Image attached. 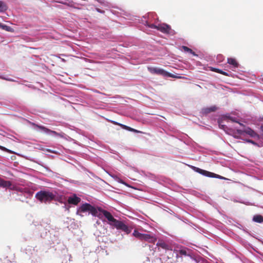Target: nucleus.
I'll use <instances>...</instances> for the list:
<instances>
[{"mask_svg":"<svg viewBox=\"0 0 263 263\" xmlns=\"http://www.w3.org/2000/svg\"><path fill=\"white\" fill-rule=\"evenodd\" d=\"M157 29L162 32V33H169L170 30H171V28L169 25L167 24H162L157 25Z\"/></svg>","mask_w":263,"mask_h":263,"instance_id":"9","label":"nucleus"},{"mask_svg":"<svg viewBox=\"0 0 263 263\" xmlns=\"http://www.w3.org/2000/svg\"><path fill=\"white\" fill-rule=\"evenodd\" d=\"M8 7L5 3L0 1V12H5L7 10Z\"/></svg>","mask_w":263,"mask_h":263,"instance_id":"21","label":"nucleus"},{"mask_svg":"<svg viewBox=\"0 0 263 263\" xmlns=\"http://www.w3.org/2000/svg\"><path fill=\"white\" fill-rule=\"evenodd\" d=\"M179 255L181 256H191V250L189 249L183 248L181 249H180L179 250L177 251V252L176 253L177 256H178Z\"/></svg>","mask_w":263,"mask_h":263,"instance_id":"11","label":"nucleus"},{"mask_svg":"<svg viewBox=\"0 0 263 263\" xmlns=\"http://www.w3.org/2000/svg\"><path fill=\"white\" fill-rule=\"evenodd\" d=\"M146 25L151 28L156 29L157 28V25H155L153 24H149L147 22H146Z\"/></svg>","mask_w":263,"mask_h":263,"instance_id":"25","label":"nucleus"},{"mask_svg":"<svg viewBox=\"0 0 263 263\" xmlns=\"http://www.w3.org/2000/svg\"><path fill=\"white\" fill-rule=\"evenodd\" d=\"M0 149L2 150L5 151L6 152H8V150L6 148H5L3 146H0Z\"/></svg>","mask_w":263,"mask_h":263,"instance_id":"28","label":"nucleus"},{"mask_svg":"<svg viewBox=\"0 0 263 263\" xmlns=\"http://www.w3.org/2000/svg\"><path fill=\"white\" fill-rule=\"evenodd\" d=\"M0 28L2 29L5 30L8 32H13L14 30L10 26H7L6 25L2 24L0 23Z\"/></svg>","mask_w":263,"mask_h":263,"instance_id":"17","label":"nucleus"},{"mask_svg":"<svg viewBox=\"0 0 263 263\" xmlns=\"http://www.w3.org/2000/svg\"><path fill=\"white\" fill-rule=\"evenodd\" d=\"M245 141H246L248 143H252V144H253L254 145L258 146V144L256 142H255L254 141H253L252 140H251V139H245Z\"/></svg>","mask_w":263,"mask_h":263,"instance_id":"24","label":"nucleus"},{"mask_svg":"<svg viewBox=\"0 0 263 263\" xmlns=\"http://www.w3.org/2000/svg\"><path fill=\"white\" fill-rule=\"evenodd\" d=\"M118 182L120 183H121L123 184L127 185L126 183L124 181H123L122 180H121L120 179H119Z\"/></svg>","mask_w":263,"mask_h":263,"instance_id":"29","label":"nucleus"},{"mask_svg":"<svg viewBox=\"0 0 263 263\" xmlns=\"http://www.w3.org/2000/svg\"><path fill=\"white\" fill-rule=\"evenodd\" d=\"M102 214L104 215V216L107 219L108 223L112 227L116 224L118 220L115 219L111 214L106 210H102Z\"/></svg>","mask_w":263,"mask_h":263,"instance_id":"4","label":"nucleus"},{"mask_svg":"<svg viewBox=\"0 0 263 263\" xmlns=\"http://www.w3.org/2000/svg\"><path fill=\"white\" fill-rule=\"evenodd\" d=\"M133 235L135 237L140 239L141 240H142V238H143V234L139 232L138 230L135 229L134 231Z\"/></svg>","mask_w":263,"mask_h":263,"instance_id":"18","label":"nucleus"},{"mask_svg":"<svg viewBox=\"0 0 263 263\" xmlns=\"http://www.w3.org/2000/svg\"><path fill=\"white\" fill-rule=\"evenodd\" d=\"M194 170L196 172L199 173L200 174H202L205 176L212 177V178H221L222 177L219 175L214 174L212 172H208L205 170H202L200 168L194 167Z\"/></svg>","mask_w":263,"mask_h":263,"instance_id":"6","label":"nucleus"},{"mask_svg":"<svg viewBox=\"0 0 263 263\" xmlns=\"http://www.w3.org/2000/svg\"><path fill=\"white\" fill-rule=\"evenodd\" d=\"M64 4L65 5H67L69 7H72V8H77L76 7L74 6V5L72 4H70V3H64Z\"/></svg>","mask_w":263,"mask_h":263,"instance_id":"27","label":"nucleus"},{"mask_svg":"<svg viewBox=\"0 0 263 263\" xmlns=\"http://www.w3.org/2000/svg\"><path fill=\"white\" fill-rule=\"evenodd\" d=\"M148 70L151 73L153 74H157L159 75L170 77H172V76L171 73L167 71H165L163 69L156 67H148Z\"/></svg>","mask_w":263,"mask_h":263,"instance_id":"7","label":"nucleus"},{"mask_svg":"<svg viewBox=\"0 0 263 263\" xmlns=\"http://www.w3.org/2000/svg\"><path fill=\"white\" fill-rule=\"evenodd\" d=\"M157 246L164 249L168 250L169 246L163 241H160L157 243Z\"/></svg>","mask_w":263,"mask_h":263,"instance_id":"19","label":"nucleus"},{"mask_svg":"<svg viewBox=\"0 0 263 263\" xmlns=\"http://www.w3.org/2000/svg\"><path fill=\"white\" fill-rule=\"evenodd\" d=\"M104 210L100 207L96 208L89 203L83 204L80 208V211L81 212H85L89 211L90 213L93 216L101 218L102 211Z\"/></svg>","mask_w":263,"mask_h":263,"instance_id":"2","label":"nucleus"},{"mask_svg":"<svg viewBox=\"0 0 263 263\" xmlns=\"http://www.w3.org/2000/svg\"><path fill=\"white\" fill-rule=\"evenodd\" d=\"M114 227L124 232L127 234H129L132 232V229L129 228L122 221L118 220Z\"/></svg>","mask_w":263,"mask_h":263,"instance_id":"5","label":"nucleus"},{"mask_svg":"<svg viewBox=\"0 0 263 263\" xmlns=\"http://www.w3.org/2000/svg\"><path fill=\"white\" fill-rule=\"evenodd\" d=\"M221 74L224 75V76H229V74L228 73L225 72V71H222V72H221Z\"/></svg>","mask_w":263,"mask_h":263,"instance_id":"30","label":"nucleus"},{"mask_svg":"<svg viewBox=\"0 0 263 263\" xmlns=\"http://www.w3.org/2000/svg\"><path fill=\"white\" fill-rule=\"evenodd\" d=\"M56 195L48 191H41L35 194V198L41 202H50L55 200Z\"/></svg>","mask_w":263,"mask_h":263,"instance_id":"1","label":"nucleus"},{"mask_svg":"<svg viewBox=\"0 0 263 263\" xmlns=\"http://www.w3.org/2000/svg\"><path fill=\"white\" fill-rule=\"evenodd\" d=\"M245 127L244 129H236V132L237 134L242 135L244 134H247L249 135L252 138H257V139H259V136L257 134L254 130L251 129L249 127Z\"/></svg>","mask_w":263,"mask_h":263,"instance_id":"3","label":"nucleus"},{"mask_svg":"<svg viewBox=\"0 0 263 263\" xmlns=\"http://www.w3.org/2000/svg\"><path fill=\"white\" fill-rule=\"evenodd\" d=\"M228 119L232 121V122L238 123L241 126L245 127V125L243 124L239 123L238 121H237L236 120H235L234 118H233L231 117H229Z\"/></svg>","mask_w":263,"mask_h":263,"instance_id":"23","label":"nucleus"},{"mask_svg":"<svg viewBox=\"0 0 263 263\" xmlns=\"http://www.w3.org/2000/svg\"><path fill=\"white\" fill-rule=\"evenodd\" d=\"M182 49H183V50L185 52H189L194 55H196L195 52H194L191 49L189 48V47H186V46H182Z\"/></svg>","mask_w":263,"mask_h":263,"instance_id":"22","label":"nucleus"},{"mask_svg":"<svg viewBox=\"0 0 263 263\" xmlns=\"http://www.w3.org/2000/svg\"><path fill=\"white\" fill-rule=\"evenodd\" d=\"M12 183L10 181H6L3 179L0 178V186L3 187H10Z\"/></svg>","mask_w":263,"mask_h":263,"instance_id":"14","label":"nucleus"},{"mask_svg":"<svg viewBox=\"0 0 263 263\" xmlns=\"http://www.w3.org/2000/svg\"><path fill=\"white\" fill-rule=\"evenodd\" d=\"M47 152H50V153H55V152H53V151H51V150H50V149H47Z\"/></svg>","mask_w":263,"mask_h":263,"instance_id":"31","label":"nucleus"},{"mask_svg":"<svg viewBox=\"0 0 263 263\" xmlns=\"http://www.w3.org/2000/svg\"><path fill=\"white\" fill-rule=\"evenodd\" d=\"M80 201V198L77 197L76 195L69 197L68 199V202L74 205H77Z\"/></svg>","mask_w":263,"mask_h":263,"instance_id":"12","label":"nucleus"},{"mask_svg":"<svg viewBox=\"0 0 263 263\" xmlns=\"http://www.w3.org/2000/svg\"><path fill=\"white\" fill-rule=\"evenodd\" d=\"M228 63H229L230 65H232L235 68L238 67L239 65L238 62L234 58H228Z\"/></svg>","mask_w":263,"mask_h":263,"instance_id":"16","label":"nucleus"},{"mask_svg":"<svg viewBox=\"0 0 263 263\" xmlns=\"http://www.w3.org/2000/svg\"><path fill=\"white\" fill-rule=\"evenodd\" d=\"M217 110V107L215 106H213L210 107L204 108L202 109V111L203 113L205 114H208L211 112L215 111Z\"/></svg>","mask_w":263,"mask_h":263,"instance_id":"15","label":"nucleus"},{"mask_svg":"<svg viewBox=\"0 0 263 263\" xmlns=\"http://www.w3.org/2000/svg\"><path fill=\"white\" fill-rule=\"evenodd\" d=\"M33 125L38 128L39 129H41V130H43L44 132H46V133H51V134H53L54 135H55V136H59L61 138H64V133H57V132L55 131H54V130H51L43 126H41V125H37V124H33Z\"/></svg>","mask_w":263,"mask_h":263,"instance_id":"8","label":"nucleus"},{"mask_svg":"<svg viewBox=\"0 0 263 263\" xmlns=\"http://www.w3.org/2000/svg\"><path fill=\"white\" fill-rule=\"evenodd\" d=\"M111 123L113 124H114V125L120 126V127H121L124 129H125V130H128V131H130V132H134V133H141L140 131H139V130H138L137 129L133 128L132 127H129L128 126H126L125 125H124V124H121L120 123H118L117 122H116V121H112Z\"/></svg>","mask_w":263,"mask_h":263,"instance_id":"10","label":"nucleus"},{"mask_svg":"<svg viewBox=\"0 0 263 263\" xmlns=\"http://www.w3.org/2000/svg\"><path fill=\"white\" fill-rule=\"evenodd\" d=\"M253 220L256 222L261 223L263 222V216L260 215H256L253 217Z\"/></svg>","mask_w":263,"mask_h":263,"instance_id":"20","label":"nucleus"},{"mask_svg":"<svg viewBox=\"0 0 263 263\" xmlns=\"http://www.w3.org/2000/svg\"><path fill=\"white\" fill-rule=\"evenodd\" d=\"M211 70L220 74H221V72H222V70L215 68H212Z\"/></svg>","mask_w":263,"mask_h":263,"instance_id":"26","label":"nucleus"},{"mask_svg":"<svg viewBox=\"0 0 263 263\" xmlns=\"http://www.w3.org/2000/svg\"><path fill=\"white\" fill-rule=\"evenodd\" d=\"M142 240H145L151 243H154L156 241V238L148 234H143Z\"/></svg>","mask_w":263,"mask_h":263,"instance_id":"13","label":"nucleus"}]
</instances>
